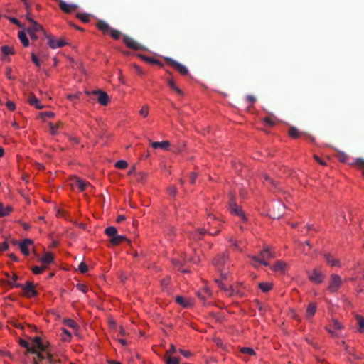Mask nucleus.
I'll use <instances>...</instances> for the list:
<instances>
[{"instance_id":"f257e3e1","label":"nucleus","mask_w":364,"mask_h":364,"mask_svg":"<svg viewBox=\"0 0 364 364\" xmlns=\"http://www.w3.org/2000/svg\"><path fill=\"white\" fill-rule=\"evenodd\" d=\"M259 257L257 256H252V264L255 267H257V264H261L264 266H269V264L267 259L275 257V252L272 250L271 247L268 245L264 247V249L259 252Z\"/></svg>"},{"instance_id":"f03ea898","label":"nucleus","mask_w":364,"mask_h":364,"mask_svg":"<svg viewBox=\"0 0 364 364\" xmlns=\"http://www.w3.org/2000/svg\"><path fill=\"white\" fill-rule=\"evenodd\" d=\"M14 286L21 288L23 290V296L27 298H32L38 295V292L35 289L33 283L31 281H26L25 284H14Z\"/></svg>"},{"instance_id":"7ed1b4c3","label":"nucleus","mask_w":364,"mask_h":364,"mask_svg":"<svg viewBox=\"0 0 364 364\" xmlns=\"http://www.w3.org/2000/svg\"><path fill=\"white\" fill-rule=\"evenodd\" d=\"M229 210L232 214L240 217L243 221L247 220V218L242 211V208L237 205L235 198L233 195L230 194V200L229 202Z\"/></svg>"},{"instance_id":"20e7f679","label":"nucleus","mask_w":364,"mask_h":364,"mask_svg":"<svg viewBox=\"0 0 364 364\" xmlns=\"http://www.w3.org/2000/svg\"><path fill=\"white\" fill-rule=\"evenodd\" d=\"M229 259V254L228 252H224L222 254L218 255L213 259V265L218 269L221 270V269L225 266L226 262Z\"/></svg>"},{"instance_id":"39448f33","label":"nucleus","mask_w":364,"mask_h":364,"mask_svg":"<svg viewBox=\"0 0 364 364\" xmlns=\"http://www.w3.org/2000/svg\"><path fill=\"white\" fill-rule=\"evenodd\" d=\"M342 284V279L338 274H332L331 276L330 283L328 287L329 291L336 292Z\"/></svg>"},{"instance_id":"423d86ee","label":"nucleus","mask_w":364,"mask_h":364,"mask_svg":"<svg viewBox=\"0 0 364 364\" xmlns=\"http://www.w3.org/2000/svg\"><path fill=\"white\" fill-rule=\"evenodd\" d=\"M166 62L173 67L174 69L177 70L181 75H186L188 73V70L186 66L181 64L180 63L173 60L171 58H166Z\"/></svg>"},{"instance_id":"0eeeda50","label":"nucleus","mask_w":364,"mask_h":364,"mask_svg":"<svg viewBox=\"0 0 364 364\" xmlns=\"http://www.w3.org/2000/svg\"><path fill=\"white\" fill-rule=\"evenodd\" d=\"M307 274L309 280L316 284H321L323 281L324 275L316 269L308 271Z\"/></svg>"},{"instance_id":"6e6552de","label":"nucleus","mask_w":364,"mask_h":364,"mask_svg":"<svg viewBox=\"0 0 364 364\" xmlns=\"http://www.w3.org/2000/svg\"><path fill=\"white\" fill-rule=\"evenodd\" d=\"M123 42L129 48L134 50H141L143 49V46L141 45L127 35L123 36Z\"/></svg>"},{"instance_id":"1a4fd4ad","label":"nucleus","mask_w":364,"mask_h":364,"mask_svg":"<svg viewBox=\"0 0 364 364\" xmlns=\"http://www.w3.org/2000/svg\"><path fill=\"white\" fill-rule=\"evenodd\" d=\"M92 95L97 96V101L102 105H107L109 102L108 95L102 90H95L92 92Z\"/></svg>"},{"instance_id":"9d476101","label":"nucleus","mask_w":364,"mask_h":364,"mask_svg":"<svg viewBox=\"0 0 364 364\" xmlns=\"http://www.w3.org/2000/svg\"><path fill=\"white\" fill-rule=\"evenodd\" d=\"M49 343L44 344L42 342V340L40 337L36 336L33 339V347L35 348L36 350H39L42 352H47V348L48 347Z\"/></svg>"},{"instance_id":"9b49d317","label":"nucleus","mask_w":364,"mask_h":364,"mask_svg":"<svg viewBox=\"0 0 364 364\" xmlns=\"http://www.w3.org/2000/svg\"><path fill=\"white\" fill-rule=\"evenodd\" d=\"M33 244V241L28 238L24 239L19 243L20 250L25 256L29 255L30 250L28 249V246L32 245Z\"/></svg>"},{"instance_id":"f8f14e48","label":"nucleus","mask_w":364,"mask_h":364,"mask_svg":"<svg viewBox=\"0 0 364 364\" xmlns=\"http://www.w3.org/2000/svg\"><path fill=\"white\" fill-rule=\"evenodd\" d=\"M274 207L272 209L269 210V215L271 218L275 219V218H279L284 213V210L285 209V206L282 203H278L277 209L278 210V213H274Z\"/></svg>"},{"instance_id":"ddd939ff","label":"nucleus","mask_w":364,"mask_h":364,"mask_svg":"<svg viewBox=\"0 0 364 364\" xmlns=\"http://www.w3.org/2000/svg\"><path fill=\"white\" fill-rule=\"evenodd\" d=\"M48 43L49 46L53 49L62 48L67 44V43L63 39L55 40L52 38H48Z\"/></svg>"},{"instance_id":"4468645a","label":"nucleus","mask_w":364,"mask_h":364,"mask_svg":"<svg viewBox=\"0 0 364 364\" xmlns=\"http://www.w3.org/2000/svg\"><path fill=\"white\" fill-rule=\"evenodd\" d=\"M96 26L105 35L109 34L112 28L110 26L103 20H98L96 23Z\"/></svg>"},{"instance_id":"2eb2a0df","label":"nucleus","mask_w":364,"mask_h":364,"mask_svg":"<svg viewBox=\"0 0 364 364\" xmlns=\"http://www.w3.org/2000/svg\"><path fill=\"white\" fill-rule=\"evenodd\" d=\"M59 6L60 9L64 11L65 13H70L73 9H75L77 8V6L75 4H68L66 2H65L63 0H60L59 2Z\"/></svg>"},{"instance_id":"dca6fc26","label":"nucleus","mask_w":364,"mask_h":364,"mask_svg":"<svg viewBox=\"0 0 364 364\" xmlns=\"http://www.w3.org/2000/svg\"><path fill=\"white\" fill-rule=\"evenodd\" d=\"M317 306L315 303H310L306 309V318L310 320L316 312Z\"/></svg>"},{"instance_id":"f3484780","label":"nucleus","mask_w":364,"mask_h":364,"mask_svg":"<svg viewBox=\"0 0 364 364\" xmlns=\"http://www.w3.org/2000/svg\"><path fill=\"white\" fill-rule=\"evenodd\" d=\"M109 241L114 245H118L124 241H127L129 243L130 242L129 240H128L125 236L119 235L117 234L115 235L114 237H112V238H110Z\"/></svg>"},{"instance_id":"a211bd4d","label":"nucleus","mask_w":364,"mask_h":364,"mask_svg":"<svg viewBox=\"0 0 364 364\" xmlns=\"http://www.w3.org/2000/svg\"><path fill=\"white\" fill-rule=\"evenodd\" d=\"M28 102L30 105L35 106V107L38 109H41L44 107V106L41 105V101L34 95H30Z\"/></svg>"},{"instance_id":"6ab92c4d","label":"nucleus","mask_w":364,"mask_h":364,"mask_svg":"<svg viewBox=\"0 0 364 364\" xmlns=\"http://www.w3.org/2000/svg\"><path fill=\"white\" fill-rule=\"evenodd\" d=\"M151 146L154 149H161L163 150H167L170 146V142L168 141H155L151 142Z\"/></svg>"},{"instance_id":"aec40b11","label":"nucleus","mask_w":364,"mask_h":364,"mask_svg":"<svg viewBox=\"0 0 364 364\" xmlns=\"http://www.w3.org/2000/svg\"><path fill=\"white\" fill-rule=\"evenodd\" d=\"M13 210L11 205L4 206L2 203H0V217H5L9 215Z\"/></svg>"},{"instance_id":"412c9836","label":"nucleus","mask_w":364,"mask_h":364,"mask_svg":"<svg viewBox=\"0 0 364 364\" xmlns=\"http://www.w3.org/2000/svg\"><path fill=\"white\" fill-rule=\"evenodd\" d=\"M286 268V264L282 261H277L274 265L271 267V269L274 272H283Z\"/></svg>"},{"instance_id":"4be33fe9","label":"nucleus","mask_w":364,"mask_h":364,"mask_svg":"<svg viewBox=\"0 0 364 364\" xmlns=\"http://www.w3.org/2000/svg\"><path fill=\"white\" fill-rule=\"evenodd\" d=\"M324 257L328 264H329L332 267H339L340 262L337 259L333 258V257L330 254H325Z\"/></svg>"},{"instance_id":"5701e85b","label":"nucleus","mask_w":364,"mask_h":364,"mask_svg":"<svg viewBox=\"0 0 364 364\" xmlns=\"http://www.w3.org/2000/svg\"><path fill=\"white\" fill-rule=\"evenodd\" d=\"M29 22L31 25L28 28V29H31L32 32H37L40 31H43V27L36 21H35L33 18H29Z\"/></svg>"},{"instance_id":"b1692460","label":"nucleus","mask_w":364,"mask_h":364,"mask_svg":"<svg viewBox=\"0 0 364 364\" xmlns=\"http://www.w3.org/2000/svg\"><path fill=\"white\" fill-rule=\"evenodd\" d=\"M29 353L36 355L39 362H41L46 358V355H44L45 352L40 351L39 350H36V348L30 349Z\"/></svg>"},{"instance_id":"393cba45","label":"nucleus","mask_w":364,"mask_h":364,"mask_svg":"<svg viewBox=\"0 0 364 364\" xmlns=\"http://www.w3.org/2000/svg\"><path fill=\"white\" fill-rule=\"evenodd\" d=\"M288 133L291 137L294 139L300 137L304 134L303 132H300L299 129L295 127H291Z\"/></svg>"},{"instance_id":"a878e982","label":"nucleus","mask_w":364,"mask_h":364,"mask_svg":"<svg viewBox=\"0 0 364 364\" xmlns=\"http://www.w3.org/2000/svg\"><path fill=\"white\" fill-rule=\"evenodd\" d=\"M41 261L45 264H49L53 261V256L50 252H46Z\"/></svg>"},{"instance_id":"bb28decb","label":"nucleus","mask_w":364,"mask_h":364,"mask_svg":"<svg viewBox=\"0 0 364 364\" xmlns=\"http://www.w3.org/2000/svg\"><path fill=\"white\" fill-rule=\"evenodd\" d=\"M18 38L21 40V43L25 47H28L29 46V41L26 36V34L24 31L18 32Z\"/></svg>"},{"instance_id":"cd10ccee","label":"nucleus","mask_w":364,"mask_h":364,"mask_svg":"<svg viewBox=\"0 0 364 364\" xmlns=\"http://www.w3.org/2000/svg\"><path fill=\"white\" fill-rule=\"evenodd\" d=\"M105 233L107 236L110 237V238H112V237H114L115 235L117 234V230L114 226H109L105 229Z\"/></svg>"},{"instance_id":"c85d7f7f","label":"nucleus","mask_w":364,"mask_h":364,"mask_svg":"<svg viewBox=\"0 0 364 364\" xmlns=\"http://www.w3.org/2000/svg\"><path fill=\"white\" fill-rule=\"evenodd\" d=\"M75 185L79 188V189L81 191H84L86 187L90 186V184L77 178L75 181Z\"/></svg>"},{"instance_id":"c756f323","label":"nucleus","mask_w":364,"mask_h":364,"mask_svg":"<svg viewBox=\"0 0 364 364\" xmlns=\"http://www.w3.org/2000/svg\"><path fill=\"white\" fill-rule=\"evenodd\" d=\"M355 319L357 320L358 324L359 326L358 331L360 333H363L364 332V317L360 315H356Z\"/></svg>"},{"instance_id":"7c9ffc66","label":"nucleus","mask_w":364,"mask_h":364,"mask_svg":"<svg viewBox=\"0 0 364 364\" xmlns=\"http://www.w3.org/2000/svg\"><path fill=\"white\" fill-rule=\"evenodd\" d=\"M258 286L263 292H268L272 288V284L269 282H260Z\"/></svg>"},{"instance_id":"2f4dec72","label":"nucleus","mask_w":364,"mask_h":364,"mask_svg":"<svg viewBox=\"0 0 364 364\" xmlns=\"http://www.w3.org/2000/svg\"><path fill=\"white\" fill-rule=\"evenodd\" d=\"M342 345L344 346V348L346 350V352L348 354L352 355L355 360H359L360 358V356L359 355L354 353L353 350L350 348L348 346L346 345L345 341H342Z\"/></svg>"},{"instance_id":"473e14b6","label":"nucleus","mask_w":364,"mask_h":364,"mask_svg":"<svg viewBox=\"0 0 364 364\" xmlns=\"http://www.w3.org/2000/svg\"><path fill=\"white\" fill-rule=\"evenodd\" d=\"M1 52L5 55H12L14 53V48L9 46H3L1 47Z\"/></svg>"},{"instance_id":"72a5a7b5","label":"nucleus","mask_w":364,"mask_h":364,"mask_svg":"<svg viewBox=\"0 0 364 364\" xmlns=\"http://www.w3.org/2000/svg\"><path fill=\"white\" fill-rule=\"evenodd\" d=\"M90 14L86 13H77V18L80 19L84 23H87L90 21Z\"/></svg>"},{"instance_id":"f704fd0d","label":"nucleus","mask_w":364,"mask_h":364,"mask_svg":"<svg viewBox=\"0 0 364 364\" xmlns=\"http://www.w3.org/2000/svg\"><path fill=\"white\" fill-rule=\"evenodd\" d=\"M109 34H110L112 38H113L115 40L119 39L121 36H122V33H121L120 31L117 30V29H114L112 28H111Z\"/></svg>"},{"instance_id":"c9c22d12","label":"nucleus","mask_w":364,"mask_h":364,"mask_svg":"<svg viewBox=\"0 0 364 364\" xmlns=\"http://www.w3.org/2000/svg\"><path fill=\"white\" fill-rule=\"evenodd\" d=\"M128 164L124 160H119L116 162L115 167L119 169H124L127 167Z\"/></svg>"},{"instance_id":"e433bc0d","label":"nucleus","mask_w":364,"mask_h":364,"mask_svg":"<svg viewBox=\"0 0 364 364\" xmlns=\"http://www.w3.org/2000/svg\"><path fill=\"white\" fill-rule=\"evenodd\" d=\"M331 328L333 329L341 330L343 328L342 324L336 319H333L331 325Z\"/></svg>"},{"instance_id":"4c0bfd02","label":"nucleus","mask_w":364,"mask_h":364,"mask_svg":"<svg viewBox=\"0 0 364 364\" xmlns=\"http://www.w3.org/2000/svg\"><path fill=\"white\" fill-rule=\"evenodd\" d=\"M45 353L50 364H55L57 362H58V360L53 359V355L50 353L48 347L47 348V352H45Z\"/></svg>"},{"instance_id":"58836bf2","label":"nucleus","mask_w":364,"mask_h":364,"mask_svg":"<svg viewBox=\"0 0 364 364\" xmlns=\"http://www.w3.org/2000/svg\"><path fill=\"white\" fill-rule=\"evenodd\" d=\"M19 343L20 345L23 347V348H26V350H27V353H29V350L30 349H34L35 348H32L30 344L28 343V342H27L26 341L23 340V339H20L19 341Z\"/></svg>"},{"instance_id":"ea45409f","label":"nucleus","mask_w":364,"mask_h":364,"mask_svg":"<svg viewBox=\"0 0 364 364\" xmlns=\"http://www.w3.org/2000/svg\"><path fill=\"white\" fill-rule=\"evenodd\" d=\"M46 266H43V267L34 266L31 269H32V272L35 274H40L46 269Z\"/></svg>"},{"instance_id":"a19ab883","label":"nucleus","mask_w":364,"mask_h":364,"mask_svg":"<svg viewBox=\"0 0 364 364\" xmlns=\"http://www.w3.org/2000/svg\"><path fill=\"white\" fill-rule=\"evenodd\" d=\"M207 232V230L204 228L199 229L196 232L194 233L193 238L194 239H200L201 236L205 235Z\"/></svg>"},{"instance_id":"79ce46f5","label":"nucleus","mask_w":364,"mask_h":364,"mask_svg":"<svg viewBox=\"0 0 364 364\" xmlns=\"http://www.w3.org/2000/svg\"><path fill=\"white\" fill-rule=\"evenodd\" d=\"M351 165H355L359 168H364V159L357 158L353 163L350 164Z\"/></svg>"},{"instance_id":"37998d69","label":"nucleus","mask_w":364,"mask_h":364,"mask_svg":"<svg viewBox=\"0 0 364 364\" xmlns=\"http://www.w3.org/2000/svg\"><path fill=\"white\" fill-rule=\"evenodd\" d=\"M240 351H241V353H242L244 354H248L250 355H253L255 354V352L252 348H247V347L242 348Z\"/></svg>"},{"instance_id":"c03bdc74","label":"nucleus","mask_w":364,"mask_h":364,"mask_svg":"<svg viewBox=\"0 0 364 364\" xmlns=\"http://www.w3.org/2000/svg\"><path fill=\"white\" fill-rule=\"evenodd\" d=\"M78 269L80 272L85 273L88 270L87 265L84 262H81L78 266Z\"/></svg>"},{"instance_id":"a18cd8bd","label":"nucleus","mask_w":364,"mask_h":364,"mask_svg":"<svg viewBox=\"0 0 364 364\" xmlns=\"http://www.w3.org/2000/svg\"><path fill=\"white\" fill-rule=\"evenodd\" d=\"M139 113L141 116L144 117H146L149 114V107L148 105H144L141 110L139 111Z\"/></svg>"},{"instance_id":"49530a36","label":"nucleus","mask_w":364,"mask_h":364,"mask_svg":"<svg viewBox=\"0 0 364 364\" xmlns=\"http://www.w3.org/2000/svg\"><path fill=\"white\" fill-rule=\"evenodd\" d=\"M141 58L146 61V62H149V63H155V64H159L160 65L161 63H159V61L156 59H154V58H149V57H146V56H144V55H141Z\"/></svg>"},{"instance_id":"de8ad7c7","label":"nucleus","mask_w":364,"mask_h":364,"mask_svg":"<svg viewBox=\"0 0 364 364\" xmlns=\"http://www.w3.org/2000/svg\"><path fill=\"white\" fill-rule=\"evenodd\" d=\"M60 123H58L56 125H54L52 123H50V132L53 135H55L57 134V129L60 127Z\"/></svg>"},{"instance_id":"09e8293b","label":"nucleus","mask_w":364,"mask_h":364,"mask_svg":"<svg viewBox=\"0 0 364 364\" xmlns=\"http://www.w3.org/2000/svg\"><path fill=\"white\" fill-rule=\"evenodd\" d=\"M179 359L175 357H169L167 358L166 364H179Z\"/></svg>"},{"instance_id":"8fccbe9b","label":"nucleus","mask_w":364,"mask_h":364,"mask_svg":"<svg viewBox=\"0 0 364 364\" xmlns=\"http://www.w3.org/2000/svg\"><path fill=\"white\" fill-rule=\"evenodd\" d=\"M173 264L176 268H178V270H181L182 272H188L187 270L181 269V267H182V264L178 260L173 259Z\"/></svg>"},{"instance_id":"3c124183","label":"nucleus","mask_w":364,"mask_h":364,"mask_svg":"<svg viewBox=\"0 0 364 364\" xmlns=\"http://www.w3.org/2000/svg\"><path fill=\"white\" fill-rule=\"evenodd\" d=\"M76 288H77L79 291H82V292H83V293H86V292H87V287H86L85 284H80V283L77 284L76 285Z\"/></svg>"},{"instance_id":"603ef678","label":"nucleus","mask_w":364,"mask_h":364,"mask_svg":"<svg viewBox=\"0 0 364 364\" xmlns=\"http://www.w3.org/2000/svg\"><path fill=\"white\" fill-rule=\"evenodd\" d=\"M178 351L186 358H190L193 355L192 353L190 352L189 350H184L183 349H179Z\"/></svg>"},{"instance_id":"864d4df0","label":"nucleus","mask_w":364,"mask_h":364,"mask_svg":"<svg viewBox=\"0 0 364 364\" xmlns=\"http://www.w3.org/2000/svg\"><path fill=\"white\" fill-rule=\"evenodd\" d=\"M22 1H23L24 4H25V6H26V8L27 9V14L26 15V18L29 21V18H32L31 17V13L29 11V6H28V4L27 3V0H22Z\"/></svg>"},{"instance_id":"5fc2aeb1","label":"nucleus","mask_w":364,"mask_h":364,"mask_svg":"<svg viewBox=\"0 0 364 364\" xmlns=\"http://www.w3.org/2000/svg\"><path fill=\"white\" fill-rule=\"evenodd\" d=\"M168 192L172 196H176L177 193V189L175 186H170L168 188Z\"/></svg>"},{"instance_id":"6e6d98bb","label":"nucleus","mask_w":364,"mask_h":364,"mask_svg":"<svg viewBox=\"0 0 364 364\" xmlns=\"http://www.w3.org/2000/svg\"><path fill=\"white\" fill-rule=\"evenodd\" d=\"M31 60L36 64V66H41L40 60L34 53L31 54Z\"/></svg>"},{"instance_id":"4d7b16f0","label":"nucleus","mask_w":364,"mask_h":364,"mask_svg":"<svg viewBox=\"0 0 364 364\" xmlns=\"http://www.w3.org/2000/svg\"><path fill=\"white\" fill-rule=\"evenodd\" d=\"M176 301L178 304H179L183 306H186V304L185 303V300L183 296H177L176 298Z\"/></svg>"},{"instance_id":"13d9d810","label":"nucleus","mask_w":364,"mask_h":364,"mask_svg":"<svg viewBox=\"0 0 364 364\" xmlns=\"http://www.w3.org/2000/svg\"><path fill=\"white\" fill-rule=\"evenodd\" d=\"M215 282L218 283V287L224 291H227L228 287L225 286L220 279H215Z\"/></svg>"},{"instance_id":"bf43d9fd","label":"nucleus","mask_w":364,"mask_h":364,"mask_svg":"<svg viewBox=\"0 0 364 364\" xmlns=\"http://www.w3.org/2000/svg\"><path fill=\"white\" fill-rule=\"evenodd\" d=\"M65 323L69 327H71V328H75L77 327V323H75V321H73L72 319H68L67 321H65Z\"/></svg>"},{"instance_id":"052dcab7","label":"nucleus","mask_w":364,"mask_h":364,"mask_svg":"<svg viewBox=\"0 0 364 364\" xmlns=\"http://www.w3.org/2000/svg\"><path fill=\"white\" fill-rule=\"evenodd\" d=\"M264 122L269 127H273L274 125V122L269 117H265L264 119Z\"/></svg>"},{"instance_id":"680f3d73","label":"nucleus","mask_w":364,"mask_h":364,"mask_svg":"<svg viewBox=\"0 0 364 364\" xmlns=\"http://www.w3.org/2000/svg\"><path fill=\"white\" fill-rule=\"evenodd\" d=\"M9 248V245L7 242H4L0 244V251H6Z\"/></svg>"},{"instance_id":"e2e57ef3","label":"nucleus","mask_w":364,"mask_h":364,"mask_svg":"<svg viewBox=\"0 0 364 364\" xmlns=\"http://www.w3.org/2000/svg\"><path fill=\"white\" fill-rule=\"evenodd\" d=\"M225 292L227 293L229 296H232L235 294V289L232 286H230Z\"/></svg>"},{"instance_id":"0e129e2a","label":"nucleus","mask_w":364,"mask_h":364,"mask_svg":"<svg viewBox=\"0 0 364 364\" xmlns=\"http://www.w3.org/2000/svg\"><path fill=\"white\" fill-rule=\"evenodd\" d=\"M6 107L11 111H14L16 109L15 104L13 102H11V101H8L6 102Z\"/></svg>"},{"instance_id":"69168bd1","label":"nucleus","mask_w":364,"mask_h":364,"mask_svg":"<svg viewBox=\"0 0 364 364\" xmlns=\"http://www.w3.org/2000/svg\"><path fill=\"white\" fill-rule=\"evenodd\" d=\"M11 71L12 70L11 68H6V75L9 80H14L15 77L11 75Z\"/></svg>"},{"instance_id":"338daca9","label":"nucleus","mask_w":364,"mask_h":364,"mask_svg":"<svg viewBox=\"0 0 364 364\" xmlns=\"http://www.w3.org/2000/svg\"><path fill=\"white\" fill-rule=\"evenodd\" d=\"M41 115L42 117H53L55 116V114L53 112H42L41 113Z\"/></svg>"},{"instance_id":"774afa93","label":"nucleus","mask_w":364,"mask_h":364,"mask_svg":"<svg viewBox=\"0 0 364 364\" xmlns=\"http://www.w3.org/2000/svg\"><path fill=\"white\" fill-rule=\"evenodd\" d=\"M246 100L250 103H254L256 101V98L255 96L249 95L246 97Z\"/></svg>"}]
</instances>
